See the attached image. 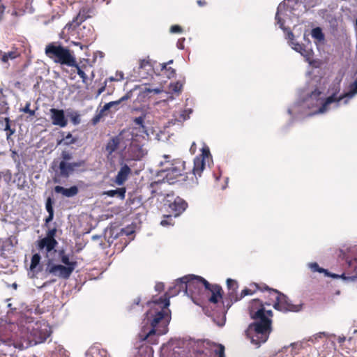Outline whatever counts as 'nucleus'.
Masks as SVG:
<instances>
[{"label": "nucleus", "instance_id": "obj_42", "mask_svg": "<svg viewBox=\"0 0 357 357\" xmlns=\"http://www.w3.org/2000/svg\"><path fill=\"white\" fill-rule=\"evenodd\" d=\"M61 157L62 158L61 161H69L73 158L72 153L67 151H63L61 153Z\"/></svg>", "mask_w": 357, "mask_h": 357}, {"label": "nucleus", "instance_id": "obj_54", "mask_svg": "<svg viewBox=\"0 0 357 357\" xmlns=\"http://www.w3.org/2000/svg\"><path fill=\"white\" fill-rule=\"evenodd\" d=\"M294 50H296L298 52L302 53V50H304V47H303V45L297 43V44L295 45Z\"/></svg>", "mask_w": 357, "mask_h": 357}, {"label": "nucleus", "instance_id": "obj_52", "mask_svg": "<svg viewBox=\"0 0 357 357\" xmlns=\"http://www.w3.org/2000/svg\"><path fill=\"white\" fill-rule=\"evenodd\" d=\"M54 218V213H48V216L45 218V225H47L49 222L52 221Z\"/></svg>", "mask_w": 357, "mask_h": 357}, {"label": "nucleus", "instance_id": "obj_30", "mask_svg": "<svg viewBox=\"0 0 357 357\" xmlns=\"http://www.w3.org/2000/svg\"><path fill=\"white\" fill-rule=\"evenodd\" d=\"M68 67L75 68L77 70V73L78 75L81 77L82 82L84 84H87L88 81V77L84 73V71L82 69V68L78 64L77 61H76V65L75 66H69Z\"/></svg>", "mask_w": 357, "mask_h": 357}, {"label": "nucleus", "instance_id": "obj_63", "mask_svg": "<svg viewBox=\"0 0 357 357\" xmlns=\"http://www.w3.org/2000/svg\"><path fill=\"white\" fill-rule=\"evenodd\" d=\"M51 268H66V266H63V265H54L53 266H52Z\"/></svg>", "mask_w": 357, "mask_h": 357}, {"label": "nucleus", "instance_id": "obj_16", "mask_svg": "<svg viewBox=\"0 0 357 357\" xmlns=\"http://www.w3.org/2000/svg\"><path fill=\"white\" fill-rule=\"evenodd\" d=\"M131 174V169L126 165H123L118 172L117 175L115 177L114 182L119 185H123L128 178V176Z\"/></svg>", "mask_w": 357, "mask_h": 357}, {"label": "nucleus", "instance_id": "obj_31", "mask_svg": "<svg viewBox=\"0 0 357 357\" xmlns=\"http://www.w3.org/2000/svg\"><path fill=\"white\" fill-rule=\"evenodd\" d=\"M311 35L312 38L317 39L319 42L324 40V34L323 33L321 29L319 27L312 29Z\"/></svg>", "mask_w": 357, "mask_h": 357}, {"label": "nucleus", "instance_id": "obj_28", "mask_svg": "<svg viewBox=\"0 0 357 357\" xmlns=\"http://www.w3.org/2000/svg\"><path fill=\"white\" fill-rule=\"evenodd\" d=\"M129 98V96L126 94L121 97L119 100L112 101L108 103H106L102 107V111H107L114 106L119 105L121 102L128 100Z\"/></svg>", "mask_w": 357, "mask_h": 357}, {"label": "nucleus", "instance_id": "obj_60", "mask_svg": "<svg viewBox=\"0 0 357 357\" xmlns=\"http://www.w3.org/2000/svg\"><path fill=\"white\" fill-rule=\"evenodd\" d=\"M135 122L137 123V124H142L143 123V119L142 117H139V118H137L135 119Z\"/></svg>", "mask_w": 357, "mask_h": 357}, {"label": "nucleus", "instance_id": "obj_56", "mask_svg": "<svg viewBox=\"0 0 357 357\" xmlns=\"http://www.w3.org/2000/svg\"><path fill=\"white\" fill-rule=\"evenodd\" d=\"M197 3L200 7H204L207 5V2L206 0H197Z\"/></svg>", "mask_w": 357, "mask_h": 357}, {"label": "nucleus", "instance_id": "obj_4", "mask_svg": "<svg viewBox=\"0 0 357 357\" xmlns=\"http://www.w3.org/2000/svg\"><path fill=\"white\" fill-rule=\"evenodd\" d=\"M52 331L46 321H37L31 329H29V336L23 340L9 341L8 346L13 345L14 348L22 351L32 345L44 342L51 335Z\"/></svg>", "mask_w": 357, "mask_h": 357}, {"label": "nucleus", "instance_id": "obj_23", "mask_svg": "<svg viewBox=\"0 0 357 357\" xmlns=\"http://www.w3.org/2000/svg\"><path fill=\"white\" fill-rule=\"evenodd\" d=\"M126 192V188L123 187V188H117L116 190H110L105 191V192H104V195H105L108 197H117L123 200L125 199Z\"/></svg>", "mask_w": 357, "mask_h": 357}, {"label": "nucleus", "instance_id": "obj_21", "mask_svg": "<svg viewBox=\"0 0 357 357\" xmlns=\"http://www.w3.org/2000/svg\"><path fill=\"white\" fill-rule=\"evenodd\" d=\"M205 168V161L204 158L197 157L194 160V166L192 168L193 175L197 176H201L203 170Z\"/></svg>", "mask_w": 357, "mask_h": 357}, {"label": "nucleus", "instance_id": "obj_8", "mask_svg": "<svg viewBox=\"0 0 357 357\" xmlns=\"http://www.w3.org/2000/svg\"><path fill=\"white\" fill-rule=\"evenodd\" d=\"M86 160H79L73 162L61 161L59 165V172L58 176L68 178L75 171L84 172L86 169Z\"/></svg>", "mask_w": 357, "mask_h": 357}, {"label": "nucleus", "instance_id": "obj_50", "mask_svg": "<svg viewBox=\"0 0 357 357\" xmlns=\"http://www.w3.org/2000/svg\"><path fill=\"white\" fill-rule=\"evenodd\" d=\"M185 41V38H180L178 39L176 46L178 49L183 50L184 48L183 42Z\"/></svg>", "mask_w": 357, "mask_h": 357}, {"label": "nucleus", "instance_id": "obj_22", "mask_svg": "<svg viewBox=\"0 0 357 357\" xmlns=\"http://www.w3.org/2000/svg\"><path fill=\"white\" fill-rule=\"evenodd\" d=\"M119 134H123L121 137L122 140L120 142V146L125 149L128 145L132 144L133 135L129 130H123Z\"/></svg>", "mask_w": 357, "mask_h": 357}, {"label": "nucleus", "instance_id": "obj_15", "mask_svg": "<svg viewBox=\"0 0 357 357\" xmlns=\"http://www.w3.org/2000/svg\"><path fill=\"white\" fill-rule=\"evenodd\" d=\"M59 257L60 261L68 266V268H74L77 265L76 258L73 252L67 253L65 250H61L59 252Z\"/></svg>", "mask_w": 357, "mask_h": 357}, {"label": "nucleus", "instance_id": "obj_6", "mask_svg": "<svg viewBox=\"0 0 357 357\" xmlns=\"http://www.w3.org/2000/svg\"><path fill=\"white\" fill-rule=\"evenodd\" d=\"M331 95L327 97L321 106L319 107L318 113H324L328 110L329 105L333 102H339L340 100L348 98H351L357 93V79L349 85V90L348 92L337 96L340 91V85L337 84L331 89Z\"/></svg>", "mask_w": 357, "mask_h": 357}, {"label": "nucleus", "instance_id": "obj_43", "mask_svg": "<svg viewBox=\"0 0 357 357\" xmlns=\"http://www.w3.org/2000/svg\"><path fill=\"white\" fill-rule=\"evenodd\" d=\"M227 284L229 289L235 290L238 287L237 282L230 278L227 280Z\"/></svg>", "mask_w": 357, "mask_h": 357}, {"label": "nucleus", "instance_id": "obj_27", "mask_svg": "<svg viewBox=\"0 0 357 357\" xmlns=\"http://www.w3.org/2000/svg\"><path fill=\"white\" fill-rule=\"evenodd\" d=\"M77 138L72 136L70 132H68L62 139L58 142V144H63L66 146H70L77 142Z\"/></svg>", "mask_w": 357, "mask_h": 357}, {"label": "nucleus", "instance_id": "obj_35", "mask_svg": "<svg viewBox=\"0 0 357 357\" xmlns=\"http://www.w3.org/2000/svg\"><path fill=\"white\" fill-rule=\"evenodd\" d=\"M31 103L29 102H27L25 105V106L20 109V112L28 114L29 117H33L36 115V109H30Z\"/></svg>", "mask_w": 357, "mask_h": 357}, {"label": "nucleus", "instance_id": "obj_37", "mask_svg": "<svg viewBox=\"0 0 357 357\" xmlns=\"http://www.w3.org/2000/svg\"><path fill=\"white\" fill-rule=\"evenodd\" d=\"M70 120L74 125H78L81 122L80 115L77 112H72L69 114Z\"/></svg>", "mask_w": 357, "mask_h": 357}, {"label": "nucleus", "instance_id": "obj_58", "mask_svg": "<svg viewBox=\"0 0 357 357\" xmlns=\"http://www.w3.org/2000/svg\"><path fill=\"white\" fill-rule=\"evenodd\" d=\"M209 154H210V152H209V150L208 149H202V155H203L202 158H204V156H208V155H209Z\"/></svg>", "mask_w": 357, "mask_h": 357}, {"label": "nucleus", "instance_id": "obj_7", "mask_svg": "<svg viewBox=\"0 0 357 357\" xmlns=\"http://www.w3.org/2000/svg\"><path fill=\"white\" fill-rule=\"evenodd\" d=\"M162 172L164 174L162 181H158L152 182L151 183V187L152 188L158 186L163 182L173 184L176 181L179 176L188 174V172H185V162L181 160L174 161V162L171 164V167H168L167 169L162 170Z\"/></svg>", "mask_w": 357, "mask_h": 357}, {"label": "nucleus", "instance_id": "obj_25", "mask_svg": "<svg viewBox=\"0 0 357 357\" xmlns=\"http://www.w3.org/2000/svg\"><path fill=\"white\" fill-rule=\"evenodd\" d=\"M143 307V305L141 304V298L137 297L135 298L132 303L128 307V310L130 312H142Z\"/></svg>", "mask_w": 357, "mask_h": 357}, {"label": "nucleus", "instance_id": "obj_12", "mask_svg": "<svg viewBox=\"0 0 357 357\" xmlns=\"http://www.w3.org/2000/svg\"><path fill=\"white\" fill-rule=\"evenodd\" d=\"M187 207L188 203L180 197H176L174 202L169 204V208L174 217L179 216Z\"/></svg>", "mask_w": 357, "mask_h": 357}, {"label": "nucleus", "instance_id": "obj_11", "mask_svg": "<svg viewBox=\"0 0 357 357\" xmlns=\"http://www.w3.org/2000/svg\"><path fill=\"white\" fill-rule=\"evenodd\" d=\"M50 112L53 125L58 126L61 128H64L68 125V119L65 116V113L63 109L51 108Z\"/></svg>", "mask_w": 357, "mask_h": 357}, {"label": "nucleus", "instance_id": "obj_2", "mask_svg": "<svg viewBox=\"0 0 357 357\" xmlns=\"http://www.w3.org/2000/svg\"><path fill=\"white\" fill-rule=\"evenodd\" d=\"M170 302L167 298L153 299L147 303L150 307L146 312V317L150 322L151 328L143 327L138 335L140 341L147 340L151 344H155V328L158 326H167L170 321V310H169Z\"/></svg>", "mask_w": 357, "mask_h": 357}, {"label": "nucleus", "instance_id": "obj_17", "mask_svg": "<svg viewBox=\"0 0 357 357\" xmlns=\"http://www.w3.org/2000/svg\"><path fill=\"white\" fill-rule=\"evenodd\" d=\"M52 274L50 269H29L28 275L30 278L36 280H45Z\"/></svg>", "mask_w": 357, "mask_h": 357}, {"label": "nucleus", "instance_id": "obj_29", "mask_svg": "<svg viewBox=\"0 0 357 357\" xmlns=\"http://www.w3.org/2000/svg\"><path fill=\"white\" fill-rule=\"evenodd\" d=\"M86 12L84 9L80 10L77 16L73 19V22L79 26L81 23L87 19Z\"/></svg>", "mask_w": 357, "mask_h": 357}, {"label": "nucleus", "instance_id": "obj_20", "mask_svg": "<svg viewBox=\"0 0 357 357\" xmlns=\"http://www.w3.org/2000/svg\"><path fill=\"white\" fill-rule=\"evenodd\" d=\"M181 290H185V288L181 287V278L176 282V284L173 287L169 289V290L161 297L158 299L167 298L169 301V298L172 296L177 295Z\"/></svg>", "mask_w": 357, "mask_h": 357}, {"label": "nucleus", "instance_id": "obj_44", "mask_svg": "<svg viewBox=\"0 0 357 357\" xmlns=\"http://www.w3.org/2000/svg\"><path fill=\"white\" fill-rule=\"evenodd\" d=\"M57 229L56 227H53L52 229H49L46 232V237L50 238L51 239H55V236L56 234Z\"/></svg>", "mask_w": 357, "mask_h": 357}, {"label": "nucleus", "instance_id": "obj_1", "mask_svg": "<svg viewBox=\"0 0 357 357\" xmlns=\"http://www.w3.org/2000/svg\"><path fill=\"white\" fill-rule=\"evenodd\" d=\"M268 293L273 296L269 301L263 302L259 298H255L248 303L249 315L255 321L248 326L245 333L247 337L257 347L267 341L272 331L273 312L271 310H266V305H273L275 310L284 312H298L303 306L301 303H292L286 295L277 289L271 288Z\"/></svg>", "mask_w": 357, "mask_h": 357}, {"label": "nucleus", "instance_id": "obj_33", "mask_svg": "<svg viewBox=\"0 0 357 357\" xmlns=\"http://www.w3.org/2000/svg\"><path fill=\"white\" fill-rule=\"evenodd\" d=\"M139 68L140 70H145L149 71L152 70V65L149 59H140L139 63Z\"/></svg>", "mask_w": 357, "mask_h": 357}, {"label": "nucleus", "instance_id": "obj_26", "mask_svg": "<svg viewBox=\"0 0 357 357\" xmlns=\"http://www.w3.org/2000/svg\"><path fill=\"white\" fill-rule=\"evenodd\" d=\"M74 269H50L52 275L63 279H67Z\"/></svg>", "mask_w": 357, "mask_h": 357}, {"label": "nucleus", "instance_id": "obj_49", "mask_svg": "<svg viewBox=\"0 0 357 357\" xmlns=\"http://www.w3.org/2000/svg\"><path fill=\"white\" fill-rule=\"evenodd\" d=\"M261 292L264 294V298L266 300L265 301H268L270 300L271 298H273V296L269 295L268 291L267 289H264V291H261Z\"/></svg>", "mask_w": 357, "mask_h": 357}, {"label": "nucleus", "instance_id": "obj_55", "mask_svg": "<svg viewBox=\"0 0 357 357\" xmlns=\"http://www.w3.org/2000/svg\"><path fill=\"white\" fill-rule=\"evenodd\" d=\"M275 20L278 21V23L280 24V27L282 28V26L284 24V22L279 17L278 13H277L275 15Z\"/></svg>", "mask_w": 357, "mask_h": 357}, {"label": "nucleus", "instance_id": "obj_53", "mask_svg": "<svg viewBox=\"0 0 357 357\" xmlns=\"http://www.w3.org/2000/svg\"><path fill=\"white\" fill-rule=\"evenodd\" d=\"M55 280H56L55 279L47 280L45 282H43V283H41V284L38 283V284H36V285H37L38 287H43L45 285H46L47 283H50V282H54Z\"/></svg>", "mask_w": 357, "mask_h": 357}, {"label": "nucleus", "instance_id": "obj_40", "mask_svg": "<svg viewBox=\"0 0 357 357\" xmlns=\"http://www.w3.org/2000/svg\"><path fill=\"white\" fill-rule=\"evenodd\" d=\"M53 204H54V200L52 199V198L49 197L46 199V202H45V208H46L47 213H54Z\"/></svg>", "mask_w": 357, "mask_h": 357}, {"label": "nucleus", "instance_id": "obj_38", "mask_svg": "<svg viewBox=\"0 0 357 357\" xmlns=\"http://www.w3.org/2000/svg\"><path fill=\"white\" fill-rule=\"evenodd\" d=\"M182 84L179 82H176L174 83H171L169 85V89L172 91L174 93H179L182 90Z\"/></svg>", "mask_w": 357, "mask_h": 357}, {"label": "nucleus", "instance_id": "obj_41", "mask_svg": "<svg viewBox=\"0 0 357 357\" xmlns=\"http://www.w3.org/2000/svg\"><path fill=\"white\" fill-rule=\"evenodd\" d=\"M105 111H102V109L100 110V112L96 114L91 119V123L95 126L96 125L98 122H100L101 118L103 116V113H104Z\"/></svg>", "mask_w": 357, "mask_h": 357}, {"label": "nucleus", "instance_id": "obj_3", "mask_svg": "<svg viewBox=\"0 0 357 357\" xmlns=\"http://www.w3.org/2000/svg\"><path fill=\"white\" fill-rule=\"evenodd\" d=\"M181 287L192 296H200L202 295L210 303H217L219 298H222V288L218 284H211L201 276L189 275L181 278Z\"/></svg>", "mask_w": 357, "mask_h": 357}, {"label": "nucleus", "instance_id": "obj_14", "mask_svg": "<svg viewBox=\"0 0 357 357\" xmlns=\"http://www.w3.org/2000/svg\"><path fill=\"white\" fill-rule=\"evenodd\" d=\"M123 135V134H119L116 136L111 137L108 140V142L106 144L105 147V151L107 153V157L111 155L119 147H121L120 142H121V140H122L121 137Z\"/></svg>", "mask_w": 357, "mask_h": 357}, {"label": "nucleus", "instance_id": "obj_64", "mask_svg": "<svg viewBox=\"0 0 357 357\" xmlns=\"http://www.w3.org/2000/svg\"><path fill=\"white\" fill-rule=\"evenodd\" d=\"M105 90V87H102L101 89H99L98 91V94L101 93L102 92H103Z\"/></svg>", "mask_w": 357, "mask_h": 357}, {"label": "nucleus", "instance_id": "obj_62", "mask_svg": "<svg viewBox=\"0 0 357 357\" xmlns=\"http://www.w3.org/2000/svg\"><path fill=\"white\" fill-rule=\"evenodd\" d=\"M195 146H196V144H195V142H193V143H192V146H191V147H190V151H193V152H194V151H195Z\"/></svg>", "mask_w": 357, "mask_h": 357}, {"label": "nucleus", "instance_id": "obj_45", "mask_svg": "<svg viewBox=\"0 0 357 357\" xmlns=\"http://www.w3.org/2000/svg\"><path fill=\"white\" fill-rule=\"evenodd\" d=\"M341 277L345 280L355 281L357 280V273H354L351 275H347L345 273H342Z\"/></svg>", "mask_w": 357, "mask_h": 357}, {"label": "nucleus", "instance_id": "obj_5", "mask_svg": "<svg viewBox=\"0 0 357 357\" xmlns=\"http://www.w3.org/2000/svg\"><path fill=\"white\" fill-rule=\"evenodd\" d=\"M45 55L54 63L61 66H75L76 56L68 47L62 45L59 41L48 43L45 48Z\"/></svg>", "mask_w": 357, "mask_h": 357}, {"label": "nucleus", "instance_id": "obj_57", "mask_svg": "<svg viewBox=\"0 0 357 357\" xmlns=\"http://www.w3.org/2000/svg\"><path fill=\"white\" fill-rule=\"evenodd\" d=\"M152 93H155V94H159L161 92H162V88L160 87V88H155V89H152Z\"/></svg>", "mask_w": 357, "mask_h": 357}, {"label": "nucleus", "instance_id": "obj_24", "mask_svg": "<svg viewBox=\"0 0 357 357\" xmlns=\"http://www.w3.org/2000/svg\"><path fill=\"white\" fill-rule=\"evenodd\" d=\"M10 109L6 96L3 93L2 89L0 90V115L7 114Z\"/></svg>", "mask_w": 357, "mask_h": 357}, {"label": "nucleus", "instance_id": "obj_46", "mask_svg": "<svg viewBox=\"0 0 357 357\" xmlns=\"http://www.w3.org/2000/svg\"><path fill=\"white\" fill-rule=\"evenodd\" d=\"M183 31V29L181 26L179 25H172L171 27H170V32L172 33H180Z\"/></svg>", "mask_w": 357, "mask_h": 357}, {"label": "nucleus", "instance_id": "obj_19", "mask_svg": "<svg viewBox=\"0 0 357 357\" xmlns=\"http://www.w3.org/2000/svg\"><path fill=\"white\" fill-rule=\"evenodd\" d=\"M21 54L17 48H13L11 51L8 52H0V61L2 63H7L9 60H13L19 56Z\"/></svg>", "mask_w": 357, "mask_h": 357}, {"label": "nucleus", "instance_id": "obj_39", "mask_svg": "<svg viewBox=\"0 0 357 357\" xmlns=\"http://www.w3.org/2000/svg\"><path fill=\"white\" fill-rule=\"evenodd\" d=\"M40 255L38 253L34 254L32 256L31 261V265L29 268H36V266L39 264L40 261Z\"/></svg>", "mask_w": 357, "mask_h": 357}, {"label": "nucleus", "instance_id": "obj_48", "mask_svg": "<svg viewBox=\"0 0 357 357\" xmlns=\"http://www.w3.org/2000/svg\"><path fill=\"white\" fill-rule=\"evenodd\" d=\"M314 271H317L319 273H324L326 275H328V276H331L332 278H339L340 275H336V274H330L328 272V269H313Z\"/></svg>", "mask_w": 357, "mask_h": 357}, {"label": "nucleus", "instance_id": "obj_36", "mask_svg": "<svg viewBox=\"0 0 357 357\" xmlns=\"http://www.w3.org/2000/svg\"><path fill=\"white\" fill-rule=\"evenodd\" d=\"M174 222L173 221L172 215H167L163 216V219L160 222V225L163 227L174 225Z\"/></svg>", "mask_w": 357, "mask_h": 357}, {"label": "nucleus", "instance_id": "obj_61", "mask_svg": "<svg viewBox=\"0 0 357 357\" xmlns=\"http://www.w3.org/2000/svg\"><path fill=\"white\" fill-rule=\"evenodd\" d=\"M151 90H152L151 88L145 87L144 92L146 93H152Z\"/></svg>", "mask_w": 357, "mask_h": 357}, {"label": "nucleus", "instance_id": "obj_13", "mask_svg": "<svg viewBox=\"0 0 357 357\" xmlns=\"http://www.w3.org/2000/svg\"><path fill=\"white\" fill-rule=\"evenodd\" d=\"M58 242L56 239H51L45 236L37 241V248L39 250H45L46 252H50L54 250L57 245Z\"/></svg>", "mask_w": 357, "mask_h": 357}, {"label": "nucleus", "instance_id": "obj_47", "mask_svg": "<svg viewBox=\"0 0 357 357\" xmlns=\"http://www.w3.org/2000/svg\"><path fill=\"white\" fill-rule=\"evenodd\" d=\"M215 352L217 355H218V357H225V347L222 344H219L218 349H216Z\"/></svg>", "mask_w": 357, "mask_h": 357}, {"label": "nucleus", "instance_id": "obj_34", "mask_svg": "<svg viewBox=\"0 0 357 357\" xmlns=\"http://www.w3.org/2000/svg\"><path fill=\"white\" fill-rule=\"evenodd\" d=\"M161 70L165 71V75L169 79L176 75L175 69L172 67H167V63H162L161 65Z\"/></svg>", "mask_w": 357, "mask_h": 357}, {"label": "nucleus", "instance_id": "obj_18", "mask_svg": "<svg viewBox=\"0 0 357 357\" xmlns=\"http://www.w3.org/2000/svg\"><path fill=\"white\" fill-rule=\"evenodd\" d=\"M54 191L56 193H61L66 197H72L77 195L79 190L75 185L71 186L69 188H65L60 185L54 187Z\"/></svg>", "mask_w": 357, "mask_h": 357}, {"label": "nucleus", "instance_id": "obj_9", "mask_svg": "<svg viewBox=\"0 0 357 357\" xmlns=\"http://www.w3.org/2000/svg\"><path fill=\"white\" fill-rule=\"evenodd\" d=\"M339 260H344L345 264L349 268H357V245L349 248L347 252L342 250H339L337 253Z\"/></svg>", "mask_w": 357, "mask_h": 357}, {"label": "nucleus", "instance_id": "obj_51", "mask_svg": "<svg viewBox=\"0 0 357 357\" xmlns=\"http://www.w3.org/2000/svg\"><path fill=\"white\" fill-rule=\"evenodd\" d=\"M155 289L157 291L160 292L164 290V284L162 282L157 283L155 286Z\"/></svg>", "mask_w": 357, "mask_h": 357}, {"label": "nucleus", "instance_id": "obj_32", "mask_svg": "<svg viewBox=\"0 0 357 357\" xmlns=\"http://www.w3.org/2000/svg\"><path fill=\"white\" fill-rule=\"evenodd\" d=\"M4 121L6 122L4 130L6 131L7 140H9L10 136L15 133V129L11 128L10 124V120L8 117L4 118Z\"/></svg>", "mask_w": 357, "mask_h": 357}, {"label": "nucleus", "instance_id": "obj_59", "mask_svg": "<svg viewBox=\"0 0 357 357\" xmlns=\"http://www.w3.org/2000/svg\"><path fill=\"white\" fill-rule=\"evenodd\" d=\"M309 268H320L317 262H312L308 264Z\"/></svg>", "mask_w": 357, "mask_h": 357}, {"label": "nucleus", "instance_id": "obj_10", "mask_svg": "<svg viewBox=\"0 0 357 357\" xmlns=\"http://www.w3.org/2000/svg\"><path fill=\"white\" fill-rule=\"evenodd\" d=\"M264 289H267L269 291V289L271 288L266 285L265 283H256V282H252L249 284V287H245L244 289H243L241 292V294L239 296H236L234 298V302H236L243 298H244L246 296H251L255 294L257 291H264Z\"/></svg>", "mask_w": 357, "mask_h": 357}]
</instances>
